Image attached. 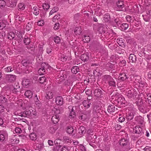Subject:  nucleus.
Returning <instances> with one entry per match:
<instances>
[{
	"label": "nucleus",
	"mask_w": 151,
	"mask_h": 151,
	"mask_svg": "<svg viewBox=\"0 0 151 151\" xmlns=\"http://www.w3.org/2000/svg\"><path fill=\"white\" fill-rule=\"evenodd\" d=\"M104 81L109 86L115 87L116 82L114 79L109 75H105L103 76Z\"/></svg>",
	"instance_id": "nucleus-1"
},
{
	"label": "nucleus",
	"mask_w": 151,
	"mask_h": 151,
	"mask_svg": "<svg viewBox=\"0 0 151 151\" xmlns=\"http://www.w3.org/2000/svg\"><path fill=\"white\" fill-rule=\"evenodd\" d=\"M36 112L35 111H33L32 108H30L29 109L26 110L23 112L19 114V115L22 117H30L32 115H36Z\"/></svg>",
	"instance_id": "nucleus-2"
},
{
	"label": "nucleus",
	"mask_w": 151,
	"mask_h": 151,
	"mask_svg": "<svg viewBox=\"0 0 151 151\" xmlns=\"http://www.w3.org/2000/svg\"><path fill=\"white\" fill-rule=\"evenodd\" d=\"M48 64L45 63H42L41 65V68L38 70V73L40 75H44L45 73L46 70L48 68Z\"/></svg>",
	"instance_id": "nucleus-3"
},
{
	"label": "nucleus",
	"mask_w": 151,
	"mask_h": 151,
	"mask_svg": "<svg viewBox=\"0 0 151 151\" xmlns=\"http://www.w3.org/2000/svg\"><path fill=\"white\" fill-rule=\"evenodd\" d=\"M5 79L7 83H13L16 79V76L14 75L7 74L5 76Z\"/></svg>",
	"instance_id": "nucleus-4"
},
{
	"label": "nucleus",
	"mask_w": 151,
	"mask_h": 151,
	"mask_svg": "<svg viewBox=\"0 0 151 151\" xmlns=\"http://www.w3.org/2000/svg\"><path fill=\"white\" fill-rule=\"evenodd\" d=\"M119 143L121 147L125 148L129 143V138L126 137L122 138L120 140Z\"/></svg>",
	"instance_id": "nucleus-5"
},
{
	"label": "nucleus",
	"mask_w": 151,
	"mask_h": 151,
	"mask_svg": "<svg viewBox=\"0 0 151 151\" xmlns=\"http://www.w3.org/2000/svg\"><path fill=\"white\" fill-rule=\"evenodd\" d=\"M7 5L10 7H14L16 6L17 0H6Z\"/></svg>",
	"instance_id": "nucleus-6"
},
{
	"label": "nucleus",
	"mask_w": 151,
	"mask_h": 151,
	"mask_svg": "<svg viewBox=\"0 0 151 151\" xmlns=\"http://www.w3.org/2000/svg\"><path fill=\"white\" fill-rule=\"evenodd\" d=\"M78 135H79L78 136L81 137L85 134L86 130L84 126H81L78 129Z\"/></svg>",
	"instance_id": "nucleus-7"
},
{
	"label": "nucleus",
	"mask_w": 151,
	"mask_h": 151,
	"mask_svg": "<svg viewBox=\"0 0 151 151\" xmlns=\"http://www.w3.org/2000/svg\"><path fill=\"white\" fill-rule=\"evenodd\" d=\"M116 5H117V10L118 11H122L123 10V9L124 8V5L123 2L122 1H118L116 3Z\"/></svg>",
	"instance_id": "nucleus-8"
},
{
	"label": "nucleus",
	"mask_w": 151,
	"mask_h": 151,
	"mask_svg": "<svg viewBox=\"0 0 151 151\" xmlns=\"http://www.w3.org/2000/svg\"><path fill=\"white\" fill-rule=\"evenodd\" d=\"M69 109V117L71 118H73L76 116V113L73 109V107L72 106H70L68 107Z\"/></svg>",
	"instance_id": "nucleus-9"
},
{
	"label": "nucleus",
	"mask_w": 151,
	"mask_h": 151,
	"mask_svg": "<svg viewBox=\"0 0 151 151\" xmlns=\"http://www.w3.org/2000/svg\"><path fill=\"white\" fill-rule=\"evenodd\" d=\"M55 102L56 104L58 105H62L63 103V99L61 96H57L55 99Z\"/></svg>",
	"instance_id": "nucleus-10"
},
{
	"label": "nucleus",
	"mask_w": 151,
	"mask_h": 151,
	"mask_svg": "<svg viewBox=\"0 0 151 151\" xmlns=\"http://www.w3.org/2000/svg\"><path fill=\"white\" fill-rule=\"evenodd\" d=\"M16 16H15V19L16 20H18L20 21H23L25 19V17L22 14H18L17 13H15Z\"/></svg>",
	"instance_id": "nucleus-11"
},
{
	"label": "nucleus",
	"mask_w": 151,
	"mask_h": 151,
	"mask_svg": "<svg viewBox=\"0 0 151 151\" xmlns=\"http://www.w3.org/2000/svg\"><path fill=\"white\" fill-rule=\"evenodd\" d=\"M96 137L95 134L88 135L87 139L88 142H95V139H96Z\"/></svg>",
	"instance_id": "nucleus-12"
},
{
	"label": "nucleus",
	"mask_w": 151,
	"mask_h": 151,
	"mask_svg": "<svg viewBox=\"0 0 151 151\" xmlns=\"http://www.w3.org/2000/svg\"><path fill=\"white\" fill-rule=\"evenodd\" d=\"M133 130L134 132L136 134H142L143 133L142 129L139 126L135 127Z\"/></svg>",
	"instance_id": "nucleus-13"
},
{
	"label": "nucleus",
	"mask_w": 151,
	"mask_h": 151,
	"mask_svg": "<svg viewBox=\"0 0 151 151\" xmlns=\"http://www.w3.org/2000/svg\"><path fill=\"white\" fill-rule=\"evenodd\" d=\"M93 93L94 96L97 97H100L103 94V92L99 88H97L95 90Z\"/></svg>",
	"instance_id": "nucleus-14"
},
{
	"label": "nucleus",
	"mask_w": 151,
	"mask_h": 151,
	"mask_svg": "<svg viewBox=\"0 0 151 151\" xmlns=\"http://www.w3.org/2000/svg\"><path fill=\"white\" fill-rule=\"evenodd\" d=\"M30 83V81L29 79L24 78L22 81V85L23 86L26 87H28Z\"/></svg>",
	"instance_id": "nucleus-15"
},
{
	"label": "nucleus",
	"mask_w": 151,
	"mask_h": 151,
	"mask_svg": "<svg viewBox=\"0 0 151 151\" xmlns=\"http://www.w3.org/2000/svg\"><path fill=\"white\" fill-rule=\"evenodd\" d=\"M100 107L98 105H95L93 108V112L94 115H97L98 113H100Z\"/></svg>",
	"instance_id": "nucleus-16"
},
{
	"label": "nucleus",
	"mask_w": 151,
	"mask_h": 151,
	"mask_svg": "<svg viewBox=\"0 0 151 151\" xmlns=\"http://www.w3.org/2000/svg\"><path fill=\"white\" fill-rule=\"evenodd\" d=\"M119 75V77L120 78H119V80L120 81H124L128 78L126 74L124 73H121Z\"/></svg>",
	"instance_id": "nucleus-17"
},
{
	"label": "nucleus",
	"mask_w": 151,
	"mask_h": 151,
	"mask_svg": "<svg viewBox=\"0 0 151 151\" xmlns=\"http://www.w3.org/2000/svg\"><path fill=\"white\" fill-rule=\"evenodd\" d=\"M115 107L114 105H109L108 106L107 111L108 112L111 113L114 112L115 111Z\"/></svg>",
	"instance_id": "nucleus-18"
},
{
	"label": "nucleus",
	"mask_w": 151,
	"mask_h": 151,
	"mask_svg": "<svg viewBox=\"0 0 151 151\" xmlns=\"http://www.w3.org/2000/svg\"><path fill=\"white\" fill-rule=\"evenodd\" d=\"M129 62L132 63H135L136 61V57L134 54H130L129 57Z\"/></svg>",
	"instance_id": "nucleus-19"
},
{
	"label": "nucleus",
	"mask_w": 151,
	"mask_h": 151,
	"mask_svg": "<svg viewBox=\"0 0 151 151\" xmlns=\"http://www.w3.org/2000/svg\"><path fill=\"white\" fill-rule=\"evenodd\" d=\"M134 114L133 112H129L127 114H126V119L127 121H130L132 120L134 116Z\"/></svg>",
	"instance_id": "nucleus-20"
},
{
	"label": "nucleus",
	"mask_w": 151,
	"mask_h": 151,
	"mask_svg": "<svg viewBox=\"0 0 151 151\" xmlns=\"http://www.w3.org/2000/svg\"><path fill=\"white\" fill-rule=\"evenodd\" d=\"M83 104L86 108H88L90 106L91 103L88 100H84L83 102Z\"/></svg>",
	"instance_id": "nucleus-21"
},
{
	"label": "nucleus",
	"mask_w": 151,
	"mask_h": 151,
	"mask_svg": "<svg viewBox=\"0 0 151 151\" xmlns=\"http://www.w3.org/2000/svg\"><path fill=\"white\" fill-rule=\"evenodd\" d=\"M81 59L84 62L87 61L89 59V56L87 53L82 54L81 57Z\"/></svg>",
	"instance_id": "nucleus-22"
},
{
	"label": "nucleus",
	"mask_w": 151,
	"mask_h": 151,
	"mask_svg": "<svg viewBox=\"0 0 151 151\" xmlns=\"http://www.w3.org/2000/svg\"><path fill=\"white\" fill-rule=\"evenodd\" d=\"M52 121L54 124L57 123L59 120V117L58 115H55L53 116L51 119Z\"/></svg>",
	"instance_id": "nucleus-23"
},
{
	"label": "nucleus",
	"mask_w": 151,
	"mask_h": 151,
	"mask_svg": "<svg viewBox=\"0 0 151 151\" xmlns=\"http://www.w3.org/2000/svg\"><path fill=\"white\" fill-rule=\"evenodd\" d=\"M82 31V29L81 27H77L75 28L74 33L76 35H80Z\"/></svg>",
	"instance_id": "nucleus-24"
},
{
	"label": "nucleus",
	"mask_w": 151,
	"mask_h": 151,
	"mask_svg": "<svg viewBox=\"0 0 151 151\" xmlns=\"http://www.w3.org/2000/svg\"><path fill=\"white\" fill-rule=\"evenodd\" d=\"M53 96V93L51 91H48L46 92L45 97L47 99H52Z\"/></svg>",
	"instance_id": "nucleus-25"
},
{
	"label": "nucleus",
	"mask_w": 151,
	"mask_h": 151,
	"mask_svg": "<svg viewBox=\"0 0 151 151\" xmlns=\"http://www.w3.org/2000/svg\"><path fill=\"white\" fill-rule=\"evenodd\" d=\"M25 96L29 98H31L33 96L32 93L30 90L27 91L24 94Z\"/></svg>",
	"instance_id": "nucleus-26"
},
{
	"label": "nucleus",
	"mask_w": 151,
	"mask_h": 151,
	"mask_svg": "<svg viewBox=\"0 0 151 151\" xmlns=\"http://www.w3.org/2000/svg\"><path fill=\"white\" fill-rule=\"evenodd\" d=\"M104 20L105 22H107L110 19V16L109 14L107 13L105 14L103 16Z\"/></svg>",
	"instance_id": "nucleus-27"
},
{
	"label": "nucleus",
	"mask_w": 151,
	"mask_h": 151,
	"mask_svg": "<svg viewBox=\"0 0 151 151\" xmlns=\"http://www.w3.org/2000/svg\"><path fill=\"white\" fill-rule=\"evenodd\" d=\"M70 59V57L69 56H68L66 55H61V60L63 62H65L67 60H69Z\"/></svg>",
	"instance_id": "nucleus-28"
},
{
	"label": "nucleus",
	"mask_w": 151,
	"mask_h": 151,
	"mask_svg": "<svg viewBox=\"0 0 151 151\" xmlns=\"http://www.w3.org/2000/svg\"><path fill=\"white\" fill-rule=\"evenodd\" d=\"M136 121L138 123L142 124L143 122V118L141 116H137L135 117Z\"/></svg>",
	"instance_id": "nucleus-29"
},
{
	"label": "nucleus",
	"mask_w": 151,
	"mask_h": 151,
	"mask_svg": "<svg viewBox=\"0 0 151 151\" xmlns=\"http://www.w3.org/2000/svg\"><path fill=\"white\" fill-rule=\"evenodd\" d=\"M39 9L36 6H35L32 9V12L35 15H37L39 13Z\"/></svg>",
	"instance_id": "nucleus-30"
},
{
	"label": "nucleus",
	"mask_w": 151,
	"mask_h": 151,
	"mask_svg": "<svg viewBox=\"0 0 151 151\" xmlns=\"http://www.w3.org/2000/svg\"><path fill=\"white\" fill-rule=\"evenodd\" d=\"M79 71V69L78 66H73L71 69L72 72L74 74H76Z\"/></svg>",
	"instance_id": "nucleus-31"
},
{
	"label": "nucleus",
	"mask_w": 151,
	"mask_h": 151,
	"mask_svg": "<svg viewBox=\"0 0 151 151\" xmlns=\"http://www.w3.org/2000/svg\"><path fill=\"white\" fill-rule=\"evenodd\" d=\"M128 27V24L126 23H124L121 25L120 27L122 30L124 31L127 29Z\"/></svg>",
	"instance_id": "nucleus-32"
},
{
	"label": "nucleus",
	"mask_w": 151,
	"mask_h": 151,
	"mask_svg": "<svg viewBox=\"0 0 151 151\" xmlns=\"http://www.w3.org/2000/svg\"><path fill=\"white\" fill-rule=\"evenodd\" d=\"M15 36V34L13 32H11L9 33L8 37L9 40H12L14 39Z\"/></svg>",
	"instance_id": "nucleus-33"
},
{
	"label": "nucleus",
	"mask_w": 151,
	"mask_h": 151,
	"mask_svg": "<svg viewBox=\"0 0 151 151\" xmlns=\"http://www.w3.org/2000/svg\"><path fill=\"white\" fill-rule=\"evenodd\" d=\"M10 142L13 144H17L19 142L18 139L15 137L12 138L10 140Z\"/></svg>",
	"instance_id": "nucleus-34"
},
{
	"label": "nucleus",
	"mask_w": 151,
	"mask_h": 151,
	"mask_svg": "<svg viewBox=\"0 0 151 151\" xmlns=\"http://www.w3.org/2000/svg\"><path fill=\"white\" fill-rule=\"evenodd\" d=\"M74 131V129L71 126H68L66 129L67 133L69 134H71L73 133Z\"/></svg>",
	"instance_id": "nucleus-35"
},
{
	"label": "nucleus",
	"mask_w": 151,
	"mask_h": 151,
	"mask_svg": "<svg viewBox=\"0 0 151 151\" xmlns=\"http://www.w3.org/2000/svg\"><path fill=\"white\" fill-rule=\"evenodd\" d=\"M29 137L30 139L32 140H35L37 139L36 135L34 133H31L29 135Z\"/></svg>",
	"instance_id": "nucleus-36"
},
{
	"label": "nucleus",
	"mask_w": 151,
	"mask_h": 151,
	"mask_svg": "<svg viewBox=\"0 0 151 151\" xmlns=\"http://www.w3.org/2000/svg\"><path fill=\"white\" fill-rule=\"evenodd\" d=\"M117 42L120 46H121L122 47H124L125 46L122 38L117 39Z\"/></svg>",
	"instance_id": "nucleus-37"
},
{
	"label": "nucleus",
	"mask_w": 151,
	"mask_h": 151,
	"mask_svg": "<svg viewBox=\"0 0 151 151\" xmlns=\"http://www.w3.org/2000/svg\"><path fill=\"white\" fill-rule=\"evenodd\" d=\"M133 93V91L131 90H129L127 91V95L128 97H133L134 96Z\"/></svg>",
	"instance_id": "nucleus-38"
},
{
	"label": "nucleus",
	"mask_w": 151,
	"mask_h": 151,
	"mask_svg": "<svg viewBox=\"0 0 151 151\" xmlns=\"http://www.w3.org/2000/svg\"><path fill=\"white\" fill-rule=\"evenodd\" d=\"M142 16L144 20L146 22H148L150 19V15H146L145 14L143 15Z\"/></svg>",
	"instance_id": "nucleus-39"
},
{
	"label": "nucleus",
	"mask_w": 151,
	"mask_h": 151,
	"mask_svg": "<svg viewBox=\"0 0 151 151\" xmlns=\"http://www.w3.org/2000/svg\"><path fill=\"white\" fill-rule=\"evenodd\" d=\"M83 37V40L85 42H88L90 40V37L89 36L84 35Z\"/></svg>",
	"instance_id": "nucleus-40"
},
{
	"label": "nucleus",
	"mask_w": 151,
	"mask_h": 151,
	"mask_svg": "<svg viewBox=\"0 0 151 151\" xmlns=\"http://www.w3.org/2000/svg\"><path fill=\"white\" fill-rule=\"evenodd\" d=\"M23 42L25 45H28L30 42V39L28 37L25 36L24 37Z\"/></svg>",
	"instance_id": "nucleus-41"
},
{
	"label": "nucleus",
	"mask_w": 151,
	"mask_h": 151,
	"mask_svg": "<svg viewBox=\"0 0 151 151\" xmlns=\"http://www.w3.org/2000/svg\"><path fill=\"white\" fill-rule=\"evenodd\" d=\"M25 7L24 4L23 3H20L18 5L19 10H24Z\"/></svg>",
	"instance_id": "nucleus-42"
},
{
	"label": "nucleus",
	"mask_w": 151,
	"mask_h": 151,
	"mask_svg": "<svg viewBox=\"0 0 151 151\" xmlns=\"http://www.w3.org/2000/svg\"><path fill=\"white\" fill-rule=\"evenodd\" d=\"M42 7L44 10L47 11L49 8L50 6L48 4L45 3L43 4Z\"/></svg>",
	"instance_id": "nucleus-43"
},
{
	"label": "nucleus",
	"mask_w": 151,
	"mask_h": 151,
	"mask_svg": "<svg viewBox=\"0 0 151 151\" xmlns=\"http://www.w3.org/2000/svg\"><path fill=\"white\" fill-rule=\"evenodd\" d=\"M0 100L1 103H4L6 102L7 99L5 97L1 96H0Z\"/></svg>",
	"instance_id": "nucleus-44"
},
{
	"label": "nucleus",
	"mask_w": 151,
	"mask_h": 151,
	"mask_svg": "<svg viewBox=\"0 0 151 151\" xmlns=\"http://www.w3.org/2000/svg\"><path fill=\"white\" fill-rule=\"evenodd\" d=\"M54 42L57 44L60 43V38L58 36H56L54 38Z\"/></svg>",
	"instance_id": "nucleus-45"
},
{
	"label": "nucleus",
	"mask_w": 151,
	"mask_h": 151,
	"mask_svg": "<svg viewBox=\"0 0 151 151\" xmlns=\"http://www.w3.org/2000/svg\"><path fill=\"white\" fill-rule=\"evenodd\" d=\"M88 118H89V117L84 113H83L81 116L80 119H81L83 121H84Z\"/></svg>",
	"instance_id": "nucleus-46"
},
{
	"label": "nucleus",
	"mask_w": 151,
	"mask_h": 151,
	"mask_svg": "<svg viewBox=\"0 0 151 151\" xmlns=\"http://www.w3.org/2000/svg\"><path fill=\"white\" fill-rule=\"evenodd\" d=\"M46 79L45 77L44 76L41 77L39 78V80L40 83H43L44 82H46Z\"/></svg>",
	"instance_id": "nucleus-47"
},
{
	"label": "nucleus",
	"mask_w": 151,
	"mask_h": 151,
	"mask_svg": "<svg viewBox=\"0 0 151 151\" xmlns=\"http://www.w3.org/2000/svg\"><path fill=\"white\" fill-rule=\"evenodd\" d=\"M5 71L7 72H9L12 71L14 70L13 68L12 67H8L5 69Z\"/></svg>",
	"instance_id": "nucleus-48"
},
{
	"label": "nucleus",
	"mask_w": 151,
	"mask_h": 151,
	"mask_svg": "<svg viewBox=\"0 0 151 151\" xmlns=\"http://www.w3.org/2000/svg\"><path fill=\"white\" fill-rule=\"evenodd\" d=\"M6 3V1L5 2L4 0H0V7H3L5 6Z\"/></svg>",
	"instance_id": "nucleus-49"
},
{
	"label": "nucleus",
	"mask_w": 151,
	"mask_h": 151,
	"mask_svg": "<svg viewBox=\"0 0 151 151\" xmlns=\"http://www.w3.org/2000/svg\"><path fill=\"white\" fill-rule=\"evenodd\" d=\"M6 24L4 22H0V30H2L6 27Z\"/></svg>",
	"instance_id": "nucleus-50"
},
{
	"label": "nucleus",
	"mask_w": 151,
	"mask_h": 151,
	"mask_svg": "<svg viewBox=\"0 0 151 151\" xmlns=\"http://www.w3.org/2000/svg\"><path fill=\"white\" fill-rule=\"evenodd\" d=\"M146 83L144 81H141L139 83V86L140 87H143L145 86L146 87Z\"/></svg>",
	"instance_id": "nucleus-51"
},
{
	"label": "nucleus",
	"mask_w": 151,
	"mask_h": 151,
	"mask_svg": "<svg viewBox=\"0 0 151 151\" xmlns=\"http://www.w3.org/2000/svg\"><path fill=\"white\" fill-rule=\"evenodd\" d=\"M114 22L118 26L120 25L122 23L121 21L119 18H116L114 20Z\"/></svg>",
	"instance_id": "nucleus-52"
},
{
	"label": "nucleus",
	"mask_w": 151,
	"mask_h": 151,
	"mask_svg": "<svg viewBox=\"0 0 151 151\" xmlns=\"http://www.w3.org/2000/svg\"><path fill=\"white\" fill-rule=\"evenodd\" d=\"M61 147L60 145H56V146L54 147L53 150L54 151H59L60 147Z\"/></svg>",
	"instance_id": "nucleus-53"
},
{
	"label": "nucleus",
	"mask_w": 151,
	"mask_h": 151,
	"mask_svg": "<svg viewBox=\"0 0 151 151\" xmlns=\"http://www.w3.org/2000/svg\"><path fill=\"white\" fill-rule=\"evenodd\" d=\"M32 28L31 24L29 23L26 25V29L28 31L30 30Z\"/></svg>",
	"instance_id": "nucleus-54"
},
{
	"label": "nucleus",
	"mask_w": 151,
	"mask_h": 151,
	"mask_svg": "<svg viewBox=\"0 0 151 151\" xmlns=\"http://www.w3.org/2000/svg\"><path fill=\"white\" fill-rule=\"evenodd\" d=\"M44 21L43 20H41L37 22V24L38 25L42 26L44 25Z\"/></svg>",
	"instance_id": "nucleus-55"
},
{
	"label": "nucleus",
	"mask_w": 151,
	"mask_h": 151,
	"mask_svg": "<svg viewBox=\"0 0 151 151\" xmlns=\"http://www.w3.org/2000/svg\"><path fill=\"white\" fill-rule=\"evenodd\" d=\"M15 131L16 133L19 134L21 133L22 131L20 128L19 127H16L15 129Z\"/></svg>",
	"instance_id": "nucleus-56"
},
{
	"label": "nucleus",
	"mask_w": 151,
	"mask_h": 151,
	"mask_svg": "<svg viewBox=\"0 0 151 151\" xmlns=\"http://www.w3.org/2000/svg\"><path fill=\"white\" fill-rule=\"evenodd\" d=\"M60 15L59 14H57L54 16L52 19V21L53 22H55V20L57 19L58 20L60 18Z\"/></svg>",
	"instance_id": "nucleus-57"
},
{
	"label": "nucleus",
	"mask_w": 151,
	"mask_h": 151,
	"mask_svg": "<svg viewBox=\"0 0 151 151\" xmlns=\"http://www.w3.org/2000/svg\"><path fill=\"white\" fill-rule=\"evenodd\" d=\"M147 99L148 100L149 103L150 104V102L151 103V94L150 93H148L147 94Z\"/></svg>",
	"instance_id": "nucleus-58"
},
{
	"label": "nucleus",
	"mask_w": 151,
	"mask_h": 151,
	"mask_svg": "<svg viewBox=\"0 0 151 151\" xmlns=\"http://www.w3.org/2000/svg\"><path fill=\"white\" fill-rule=\"evenodd\" d=\"M61 151H69L68 147L67 146H63L60 150Z\"/></svg>",
	"instance_id": "nucleus-59"
},
{
	"label": "nucleus",
	"mask_w": 151,
	"mask_h": 151,
	"mask_svg": "<svg viewBox=\"0 0 151 151\" xmlns=\"http://www.w3.org/2000/svg\"><path fill=\"white\" fill-rule=\"evenodd\" d=\"M60 27V24L59 23H56L55 24L54 27V29L55 30H57Z\"/></svg>",
	"instance_id": "nucleus-60"
},
{
	"label": "nucleus",
	"mask_w": 151,
	"mask_h": 151,
	"mask_svg": "<svg viewBox=\"0 0 151 151\" xmlns=\"http://www.w3.org/2000/svg\"><path fill=\"white\" fill-rule=\"evenodd\" d=\"M91 110H88L86 111L84 114L86 115L89 118L90 116V114H91Z\"/></svg>",
	"instance_id": "nucleus-61"
},
{
	"label": "nucleus",
	"mask_w": 151,
	"mask_h": 151,
	"mask_svg": "<svg viewBox=\"0 0 151 151\" xmlns=\"http://www.w3.org/2000/svg\"><path fill=\"white\" fill-rule=\"evenodd\" d=\"M125 120V118L123 116H121L119 117L118 119V121L121 122H124Z\"/></svg>",
	"instance_id": "nucleus-62"
},
{
	"label": "nucleus",
	"mask_w": 151,
	"mask_h": 151,
	"mask_svg": "<svg viewBox=\"0 0 151 151\" xmlns=\"http://www.w3.org/2000/svg\"><path fill=\"white\" fill-rule=\"evenodd\" d=\"M5 139L4 135L3 134H0V141H3Z\"/></svg>",
	"instance_id": "nucleus-63"
},
{
	"label": "nucleus",
	"mask_w": 151,
	"mask_h": 151,
	"mask_svg": "<svg viewBox=\"0 0 151 151\" xmlns=\"http://www.w3.org/2000/svg\"><path fill=\"white\" fill-rule=\"evenodd\" d=\"M126 18L128 22H131L132 20L131 16L128 15L126 17Z\"/></svg>",
	"instance_id": "nucleus-64"
}]
</instances>
